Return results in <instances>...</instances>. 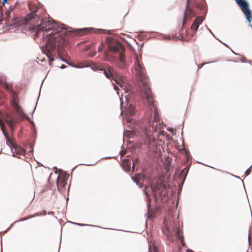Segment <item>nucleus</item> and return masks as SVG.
Instances as JSON below:
<instances>
[{
    "label": "nucleus",
    "mask_w": 252,
    "mask_h": 252,
    "mask_svg": "<svg viewBox=\"0 0 252 252\" xmlns=\"http://www.w3.org/2000/svg\"><path fill=\"white\" fill-rule=\"evenodd\" d=\"M64 26L50 20H42L41 23L37 27L36 33L43 32L42 36L47 37L45 43V52L50 63L54 60L53 56L57 53L60 54L64 48L68 46V36H82L88 34L90 31L87 28L71 31Z\"/></svg>",
    "instance_id": "obj_1"
},
{
    "label": "nucleus",
    "mask_w": 252,
    "mask_h": 252,
    "mask_svg": "<svg viewBox=\"0 0 252 252\" xmlns=\"http://www.w3.org/2000/svg\"><path fill=\"white\" fill-rule=\"evenodd\" d=\"M134 68V74L139 81V86L143 93V96L149 104L153 106L154 108V115L151 114L149 117V126L146 128L145 133L148 136H152L154 138H159L160 136H164L166 132L163 129V123L160 122L158 110L154 105V99L149 86L146 70L143 63L139 61L138 57L136 58Z\"/></svg>",
    "instance_id": "obj_2"
},
{
    "label": "nucleus",
    "mask_w": 252,
    "mask_h": 252,
    "mask_svg": "<svg viewBox=\"0 0 252 252\" xmlns=\"http://www.w3.org/2000/svg\"><path fill=\"white\" fill-rule=\"evenodd\" d=\"M3 86L6 90L9 92L11 96V100L10 101L11 105L14 110L17 112L19 117L22 119H26L30 121V119L29 116L24 113L21 107L18 104L17 94L16 92L12 89V85L8 84L7 82H5L3 83Z\"/></svg>",
    "instance_id": "obj_3"
},
{
    "label": "nucleus",
    "mask_w": 252,
    "mask_h": 252,
    "mask_svg": "<svg viewBox=\"0 0 252 252\" xmlns=\"http://www.w3.org/2000/svg\"><path fill=\"white\" fill-rule=\"evenodd\" d=\"M108 49L110 51L119 53V60L120 63L119 65L122 68L125 66V52L126 49L124 46L120 42L115 41L108 45Z\"/></svg>",
    "instance_id": "obj_4"
},
{
    "label": "nucleus",
    "mask_w": 252,
    "mask_h": 252,
    "mask_svg": "<svg viewBox=\"0 0 252 252\" xmlns=\"http://www.w3.org/2000/svg\"><path fill=\"white\" fill-rule=\"evenodd\" d=\"M100 70L103 71V73L107 78L114 80L115 83L119 85L121 88L123 87V82L121 79L120 76L111 66L109 65L105 68H101Z\"/></svg>",
    "instance_id": "obj_5"
},
{
    "label": "nucleus",
    "mask_w": 252,
    "mask_h": 252,
    "mask_svg": "<svg viewBox=\"0 0 252 252\" xmlns=\"http://www.w3.org/2000/svg\"><path fill=\"white\" fill-rule=\"evenodd\" d=\"M151 188L154 195H155V197L157 199L158 196L160 197L162 195V193L166 188V186L163 182L159 180L155 185H152Z\"/></svg>",
    "instance_id": "obj_6"
},
{
    "label": "nucleus",
    "mask_w": 252,
    "mask_h": 252,
    "mask_svg": "<svg viewBox=\"0 0 252 252\" xmlns=\"http://www.w3.org/2000/svg\"><path fill=\"white\" fill-rule=\"evenodd\" d=\"M57 188L59 191L63 192L66 189L67 179L64 175L60 174L57 180Z\"/></svg>",
    "instance_id": "obj_7"
},
{
    "label": "nucleus",
    "mask_w": 252,
    "mask_h": 252,
    "mask_svg": "<svg viewBox=\"0 0 252 252\" xmlns=\"http://www.w3.org/2000/svg\"><path fill=\"white\" fill-rule=\"evenodd\" d=\"M29 7L31 11L30 14L28 15V18L32 20L36 16V12L37 11L41 8L40 6L37 5L33 2H31L29 4Z\"/></svg>",
    "instance_id": "obj_8"
},
{
    "label": "nucleus",
    "mask_w": 252,
    "mask_h": 252,
    "mask_svg": "<svg viewBox=\"0 0 252 252\" xmlns=\"http://www.w3.org/2000/svg\"><path fill=\"white\" fill-rule=\"evenodd\" d=\"M5 121L9 125L10 130L13 131L15 124L16 123V119H14L11 114H7L5 118Z\"/></svg>",
    "instance_id": "obj_9"
},
{
    "label": "nucleus",
    "mask_w": 252,
    "mask_h": 252,
    "mask_svg": "<svg viewBox=\"0 0 252 252\" xmlns=\"http://www.w3.org/2000/svg\"><path fill=\"white\" fill-rule=\"evenodd\" d=\"M202 22V20L201 17H197L195 19L191 26V30L193 31V35L195 34L198 29L199 25Z\"/></svg>",
    "instance_id": "obj_10"
},
{
    "label": "nucleus",
    "mask_w": 252,
    "mask_h": 252,
    "mask_svg": "<svg viewBox=\"0 0 252 252\" xmlns=\"http://www.w3.org/2000/svg\"><path fill=\"white\" fill-rule=\"evenodd\" d=\"M173 232L175 233L177 238L180 240L181 244L184 246L185 244L184 242V237L181 233L180 230L178 227H175L173 230Z\"/></svg>",
    "instance_id": "obj_11"
},
{
    "label": "nucleus",
    "mask_w": 252,
    "mask_h": 252,
    "mask_svg": "<svg viewBox=\"0 0 252 252\" xmlns=\"http://www.w3.org/2000/svg\"><path fill=\"white\" fill-rule=\"evenodd\" d=\"M164 235L169 240L172 239V232L170 230L169 227L167 226H165L163 229Z\"/></svg>",
    "instance_id": "obj_12"
},
{
    "label": "nucleus",
    "mask_w": 252,
    "mask_h": 252,
    "mask_svg": "<svg viewBox=\"0 0 252 252\" xmlns=\"http://www.w3.org/2000/svg\"><path fill=\"white\" fill-rule=\"evenodd\" d=\"M190 0H187L186 9L184 15L185 17L190 16L192 14V10L189 7Z\"/></svg>",
    "instance_id": "obj_13"
},
{
    "label": "nucleus",
    "mask_w": 252,
    "mask_h": 252,
    "mask_svg": "<svg viewBox=\"0 0 252 252\" xmlns=\"http://www.w3.org/2000/svg\"><path fill=\"white\" fill-rule=\"evenodd\" d=\"M13 147L17 154L19 155H24L25 154V151L21 147H18V146H13Z\"/></svg>",
    "instance_id": "obj_14"
},
{
    "label": "nucleus",
    "mask_w": 252,
    "mask_h": 252,
    "mask_svg": "<svg viewBox=\"0 0 252 252\" xmlns=\"http://www.w3.org/2000/svg\"><path fill=\"white\" fill-rule=\"evenodd\" d=\"M0 126H1V125L0 124ZM1 126V130L2 131V133H3V135L6 139L7 144H12V141L10 139L9 137H8V135L7 132L5 131L4 127H3L2 126Z\"/></svg>",
    "instance_id": "obj_15"
},
{
    "label": "nucleus",
    "mask_w": 252,
    "mask_h": 252,
    "mask_svg": "<svg viewBox=\"0 0 252 252\" xmlns=\"http://www.w3.org/2000/svg\"><path fill=\"white\" fill-rule=\"evenodd\" d=\"M143 178V176L140 174H137L135 176L132 177V179L134 182H135L137 185H139V182Z\"/></svg>",
    "instance_id": "obj_16"
},
{
    "label": "nucleus",
    "mask_w": 252,
    "mask_h": 252,
    "mask_svg": "<svg viewBox=\"0 0 252 252\" xmlns=\"http://www.w3.org/2000/svg\"><path fill=\"white\" fill-rule=\"evenodd\" d=\"M124 133L125 136H127L129 138H132L134 135L133 132L130 130H125Z\"/></svg>",
    "instance_id": "obj_17"
},
{
    "label": "nucleus",
    "mask_w": 252,
    "mask_h": 252,
    "mask_svg": "<svg viewBox=\"0 0 252 252\" xmlns=\"http://www.w3.org/2000/svg\"><path fill=\"white\" fill-rule=\"evenodd\" d=\"M252 169V165L246 171V172H245V176H246L249 175L251 173Z\"/></svg>",
    "instance_id": "obj_18"
},
{
    "label": "nucleus",
    "mask_w": 252,
    "mask_h": 252,
    "mask_svg": "<svg viewBox=\"0 0 252 252\" xmlns=\"http://www.w3.org/2000/svg\"><path fill=\"white\" fill-rule=\"evenodd\" d=\"M124 166L125 167V170L126 171H129L130 169V165L127 164L126 163H125L124 164Z\"/></svg>",
    "instance_id": "obj_19"
},
{
    "label": "nucleus",
    "mask_w": 252,
    "mask_h": 252,
    "mask_svg": "<svg viewBox=\"0 0 252 252\" xmlns=\"http://www.w3.org/2000/svg\"><path fill=\"white\" fill-rule=\"evenodd\" d=\"M188 171L189 168L187 166L182 170V173L186 175L188 173Z\"/></svg>",
    "instance_id": "obj_20"
},
{
    "label": "nucleus",
    "mask_w": 252,
    "mask_h": 252,
    "mask_svg": "<svg viewBox=\"0 0 252 252\" xmlns=\"http://www.w3.org/2000/svg\"><path fill=\"white\" fill-rule=\"evenodd\" d=\"M137 163H138V159H135L134 160H133V166H132L133 171L134 170V168L135 165Z\"/></svg>",
    "instance_id": "obj_21"
},
{
    "label": "nucleus",
    "mask_w": 252,
    "mask_h": 252,
    "mask_svg": "<svg viewBox=\"0 0 252 252\" xmlns=\"http://www.w3.org/2000/svg\"><path fill=\"white\" fill-rule=\"evenodd\" d=\"M103 44L101 43L98 47V51L99 52H101L102 51Z\"/></svg>",
    "instance_id": "obj_22"
},
{
    "label": "nucleus",
    "mask_w": 252,
    "mask_h": 252,
    "mask_svg": "<svg viewBox=\"0 0 252 252\" xmlns=\"http://www.w3.org/2000/svg\"><path fill=\"white\" fill-rule=\"evenodd\" d=\"M114 87L115 90H116L117 91H118L119 90V86H118L117 85H114ZM117 94H119L118 92H117Z\"/></svg>",
    "instance_id": "obj_23"
},
{
    "label": "nucleus",
    "mask_w": 252,
    "mask_h": 252,
    "mask_svg": "<svg viewBox=\"0 0 252 252\" xmlns=\"http://www.w3.org/2000/svg\"><path fill=\"white\" fill-rule=\"evenodd\" d=\"M186 18L187 17H185V16L184 15V19L183 21V25H184L186 22Z\"/></svg>",
    "instance_id": "obj_24"
},
{
    "label": "nucleus",
    "mask_w": 252,
    "mask_h": 252,
    "mask_svg": "<svg viewBox=\"0 0 252 252\" xmlns=\"http://www.w3.org/2000/svg\"><path fill=\"white\" fill-rule=\"evenodd\" d=\"M126 154V152L124 151H122L120 153L121 157L124 156Z\"/></svg>",
    "instance_id": "obj_25"
},
{
    "label": "nucleus",
    "mask_w": 252,
    "mask_h": 252,
    "mask_svg": "<svg viewBox=\"0 0 252 252\" xmlns=\"http://www.w3.org/2000/svg\"><path fill=\"white\" fill-rule=\"evenodd\" d=\"M7 0H2V3L3 4H4L6 2Z\"/></svg>",
    "instance_id": "obj_26"
},
{
    "label": "nucleus",
    "mask_w": 252,
    "mask_h": 252,
    "mask_svg": "<svg viewBox=\"0 0 252 252\" xmlns=\"http://www.w3.org/2000/svg\"><path fill=\"white\" fill-rule=\"evenodd\" d=\"M248 239H249V242H250V240H251V235L250 233H249V235H248Z\"/></svg>",
    "instance_id": "obj_27"
},
{
    "label": "nucleus",
    "mask_w": 252,
    "mask_h": 252,
    "mask_svg": "<svg viewBox=\"0 0 252 252\" xmlns=\"http://www.w3.org/2000/svg\"><path fill=\"white\" fill-rule=\"evenodd\" d=\"M65 66L64 65H62L61 67L62 68H65Z\"/></svg>",
    "instance_id": "obj_28"
},
{
    "label": "nucleus",
    "mask_w": 252,
    "mask_h": 252,
    "mask_svg": "<svg viewBox=\"0 0 252 252\" xmlns=\"http://www.w3.org/2000/svg\"><path fill=\"white\" fill-rule=\"evenodd\" d=\"M105 54L106 55V53ZM105 60H107L106 56L105 57Z\"/></svg>",
    "instance_id": "obj_29"
},
{
    "label": "nucleus",
    "mask_w": 252,
    "mask_h": 252,
    "mask_svg": "<svg viewBox=\"0 0 252 252\" xmlns=\"http://www.w3.org/2000/svg\"><path fill=\"white\" fill-rule=\"evenodd\" d=\"M146 195L148 196V193L147 192H146Z\"/></svg>",
    "instance_id": "obj_30"
},
{
    "label": "nucleus",
    "mask_w": 252,
    "mask_h": 252,
    "mask_svg": "<svg viewBox=\"0 0 252 252\" xmlns=\"http://www.w3.org/2000/svg\"><path fill=\"white\" fill-rule=\"evenodd\" d=\"M5 14H6V15H7V12H6Z\"/></svg>",
    "instance_id": "obj_31"
},
{
    "label": "nucleus",
    "mask_w": 252,
    "mask_h": 252,
    "mask_svg": "<svg viewBox=\"0 0 252 252\" xmlns=\"http://www.w3.org/2000/svg\"><path fill=\"white\" fill-rule=\"evenodd\" d=\"M1 81L0 80V85L1 84Z\"/></svg>",
    "instance_id": "obj_32"
},
{
    "label": "nucleus",
    "mask_w": 252,
    "mask_h": 252,
    "mask_svg": "<svg viewBox=\"0 0 252 252\" xmlns=\"http://www.w3.org/2000/svg\"><path fill=\"white\" fill-rule=\"evenodd\" d=\"M154 251H155V252H156V251L155 249H154Z\"/></svg>",
    "instance_id": "obj_33"
}]
</instances>
